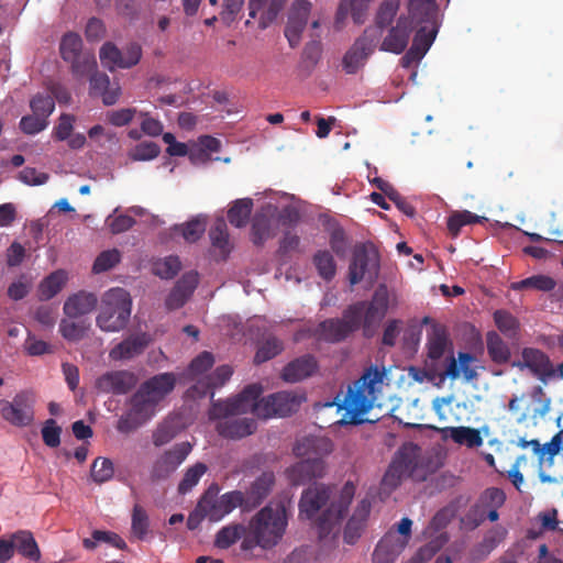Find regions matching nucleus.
Returning a JSON list of instances; mask_svg holds the SVG:
<instances>
[{
    "instance_id": "obj_47",
    "label": "nucleus",
    "mask_w": 563,
    "mask_h": 563,
    "mask_svg": "<svg viewBox=\"0 0 563 563\" xmlns=\"http://www.w3.org/2000/svg\"><path fill=\"white\" fill-rule=\"evenodd\" d=\"M208 467L205 463L197 462L192 466L188 467L178 484V493L185 495L189 493L206 474Z\"/></svg>"
},
{
    "instance_id": "obj_33",
    "label": "nucleus",
    "mask_w": 563,
    "mask_h": 563,
    "mask_svg": "<svg viewBox=\"0 0 563 563\" xmlns=\"http://www.w3.org/2000/svg\"><path fill=\"white\" fill-rule=\"evenodd\" d=\"M67 274L63 269H57L45 277L38 285V299L47 301L55 297L66 285Z\"/></svg>"
},
{
    "instance_id": "obj_36",
    "label": "nucleus",
    "mask_w": 563,
    "mask_h": 563,
    "mask_svg": "<svg viewBox=\"0 0 563 563\" xmlns=\"http://www.w3.org/2000/svg\"><path fill=\"white\" fill-rule=\"evenodd\" d=\"M11 538L14 544V551L16 550L29 560L38 561L41 559L40 548L30 531L20 530L13 533Z\"/></svg>"
},
{
    "instance_id": "obj_37",
    "label": "nucleus",
    "mask_w": 563,
    "mask_h": 563,
    "mask_svg": "<svg viewBox=\"0 0 563 563\" xmlns=\"http://www.w3.org/2000/svg\"><path fill=\"white\" fill-rule=\"evenodd\" d=\"M413 30H416V34L412 41V48H416V52L422 54L423 56L431 47L439 30V23L431 24H421V25H412Z\"/></svg>"
},
{
    "instance_id": "obj_3",
    "label": "nucleus",
    "mask_w": 563,
    "mask_h": 563,
    "mask_svg": "<svg viewBox=\"0 0 563 563\" xmlns=\"http://www.w3.org/2000/svg\"><path fill=\"white\" fill-rule=\"evenodd\" d=\"M263 388L260 384L247 385L236 397L224 401H213L211 418L241 415L252 411L256 417L267 419L273 416L287 417L296 412L306 400L303 394L278 391L260 399Z\"/></svg>"
},
{
    "instance_id": "obj_26",
    "label": "nucleus",
    "mask_w": 563,
    "mask_h": 563,
    "mask_svg": "<svg viewBox=\"0 0 563 563\" xmlns=\"http://www.w3.org/2000/svg\"><path fill=\"white\" fill-rule=\"evenodd\" d=\"M175 385L176 376L173 373H162L145 380L139 388L157 405L173 391Z\"/></svg>"
},
{
    "instance_id": "obj_27",
    "label": "nucleus",
    "mask_w": 563,
    "mask_h": 563,
    "mask_svg": "<svg viewBox=\"0 0 563 563\" xmlns=\"http://www.w3.org/2000/svg\"><path fill=\"white\" fill-rule=\"evenodd\" d=\"M98 303L97 296L88 291H78L69 296L64 302V314L70 319H78L91 312Z\"/></svg>"
},
{
    "instance_id": "obj_62",
    "label": "nucleus",
    "mask_w": 563,
    "mask_h": 563,
    "mask_svg": "<svg viewBox=\"0 0 563 563\" xmlns=\"http://www.w3.org/2000/svg\"><path fill=\"white\" fill-rule=\"evenodd\" d=\"M146 421L132 411L130 408L126 410L117 422V430L120 433L129 434L139 429Z\"/></svg>"
},
{
    "instance_id": "obj_10",
    "label": "nucleus",
    "mask_w": 563,
    "mask_h": 563,
    "mask_svg": "<svg viewBox=\"0 0 563 563\" xmlns=\"http://www.w3.org/2000/svg\"><path fill=\"white\" fill-rule=\"evenodd\" d=\"M380 38L378 27H366L363 34L355 40L350 49L344 54L342 67L346 74H356L374 52Z\"/></svg>"
},
{
    "instance_id": "obj_34",
    "label": "nucleus",
    "mask_w": 563,
    "mask_h": 563,
    "mask_svg": "<svg viewBox=\"0 0 563 563\" xmlns=\"http://www.w3.org/2000/svg\"><path fill=\"white\" fill-rule=\"evenodd\" d=\"M443 438H451L457 444L468 448L482 445L483 439L478 430L468 427H446L441 429Z\"/></svg>"
},
{
    "instance_id": "obj_9",
    "label": "nucleus",
    "mask_w": 563,
    "mask_h": 563,
    "mask_svg": "<svg viewBox=\"0 0 563 563\" xmlns=\"http://www.w3.org/2000/svg\"><path fill=\"white\" fill-rule=\"evenodd\" d=\"M35 394L31 390L18 393L12 400L0 399V415L13 427L24 428L33 423L35 417Z\"/></svg>"
},
{
    "instance_id": "obj_63",
    "label": "nucleus",
    "mask_w": 563,
    "mask_h": 563,
    "mask_svg": "<svg viewBox=\"0 0 563 563\" xmlns=\"http://www.w3.org/2000/svg\"><path fill=\"white\" fill-rule=\"evenodd\" d=\"M48 125V120H44L32 112V114H27L21 118L19 126L21 131L29 135H34L43 130H45Z\"/></svg>"
},
{
    "instance_id": "obj_28",
    "label": "nucleus",
    "mask_w": 563,
    "mask_h": 563,
    "mask_svg": "<svg viewBox=\"0 0 563 563\" xmlns=\"http://www.w3.org/2000/svg\"><path fill=\"white\" fill-rule=\"evenodd\" d=\"M318 369L314 356L307 354L289 362L283 369L282 377L287 383H297L310 377Z\"/></svg>"
},
{
    "instance_id": "obj_7",
    "label": "nucleus",
    "mask_w": 563,
    "mask_h": 563,
    "mask_svg": "<svg viewBox=\"0 0 563 563\" xmlns=\"http://www.w3.org/2000/svg\"><path fill=\"white\" fill-rule=\"evenodd\" d=\"M131 308L132 300L129 291L120 287L111 288L101 299L96 323L101 331L119 332L126 327Z\"/></svg>"
},
{
    "instance_id": "obj_48",
    "label": "nucleus",
    "mask_w": 563,
    "mask_h": 563,
    "mask_svg": "<svg viewBox=\"0 0 563 563\" xmlns=\"http://www.w3.org/2000/svg\"><path fill=\"white\" fill-rule=\"evenodd\" d=\"M555 286H556V282L554 278H552L548 275L539 274V275L530 276V277L522 279L518 283H515L512 285V288L517 289V290L532 288L536 290L549 292V291L553 290L555 288Z\"/></svg>"
},
{
    "instance_id": "obj_59",
    "label": "nucleus",
    "mask_w": 563,
    "mask_h": 563,
    "mask_svg": "<svg viewBox=\"0 0 563 563\" xmlns=\"http://www.w3.org/2000/svg\"><path fill=\"white\" fill-rule=\"evenodd\" d=\"M406 477H408V475L401 470V466H398V462H394L391 460L387 471L383 476L382 487L384 490L393 492L401 484L402 479Z\"/></svg>"
},
{
    "instance_id": "obj_18",
    "label": "nucleus",
    "mask_w": 563,
    "mask_h": 563,
    "mask_svg": "<svg viewBox=\"0 0 563 563\" xmlns=\"http://www.w3.org/2000/svg\"><path fill=\"white\" fill-rule=\"evenodd\" d=\"M407 545L406 538H400L395 531H388L373 552V563H395Z\"/></svg>"
},
{
    "instance_id": "obj_45",
    "label": "nucleus",
    "mask_w": 563,
    "mask_h": 563,
    "mask_svg": "<svg viewBox=\"0 0 563 563\" xmlns=\"http://www.w3.org/2000/svg\"><path fill=\"white\" fill-rule=\"evenodd\" d=\"M312 261H313V264L317 268L319 276L322 279L330 282L334 278L335 273H336V263H335L334 257L330 251H328V250L318 251L313 255Z\"/></svg>"
},
{
    "instance_id": "obj_40",
    "label": "nucleus",
    "mask_w": 563,
    "mask_h": 563,
    "mask_svg": "<svg viewBox=\"0 0 563 563\" xmlns=\"http://www.w3.org/2000/svg\"><path fill=\"white\" fill-rule=\"evenodd\" d=\"M246 534L247 526L245 527L242 523H231L218 531L214 544L219 549H228Z\"/></svg>"
},
{
    "instance_id": "obj_5",
    "label": "nucleus",
    "mask_w": 563,
    "mask_h": 563,
    "mask_svg": "<svg viewBox=\"0 0 563 563\" xmlns=\"http://www.w3.org/2000/svg\"><path fill=\"white\" fill-rule=\"evenodd\" d=\"M288 526V515L283 504H268L258 510L249 521L247 534L242 541V550L250 551L258 547L272 550L283 540Z\"/></svg>"
},
{
    "instance_id": "obj_60",
    "label": "nucleus",
    "mask_w": 563,
    "mask_h": 563,
    "mask_svg": "<svg viewBox=\"0 0 563 563\" xmlns=\"http://www.w3.org/2000/svg\"><path fill=\"white\" fill-rule=\"evenodd\" d=\"M148 516L145 511V509L140 506L135 505L133 507L132 512V532L133 534L140 539L143 540L148 531Z\"/></svg>"
},
{
    "instance_id": "obj_58",
    "label": "nucleus",
    "mask_w": 563,
    "mask_h": 563,
    "mask_svg": "<svg viewBox=\"0 0 563 563\" xmlns=\"http://www.w3.org/2000/svg\"><path fill=\"white\" fill-rule=\"evenodd\" d=\"M494 321L499 331H501L506 336H516L519 323L511 313L506 310H496L494 312Z\"/></svg>"
},
{
    "instance_id": "obj_4",
    "label": "nucleus",
    "mask_w": 563,
    "mask_h": 563,
    "mask_svg": "<svg viewBox=\"0 0 563 563\" xmlns=\"http://www.w3.org/2000/svg\"><path fill=\"white\" fill-rule=\"evenodd\" d=\"M384 373L377 367L367 368L364 374L353 383L349 384L345 391H340L332 402L325 406H336L338 410H343L340 424H361L365 421L363 418L374 406L376 399V386L382 384Z\"/></svg>"
},
{
    "instance_id": "obj_20",
    "label": "nucleus",
    "mask_w": 563,
    "mask_h": 563,
    "mask_svg": "<svg viewBox=\"0 0 563 563\" xmlns=\"http://www.w3.org/2000/svg\"><path fill=\"white\" fill-rule=\"evenodd\" d=\"M233 369L229 365H221L213 373L205 376L188 389V394L192 397L202 398L210 394L211 398L213 389L223 386L232 376Z\"/></svg>"
},
{
    "instance_id": "obj_13",
    "label": "nucleus",
    "mask_w": 563,
    "mask_h": 563,
    "mask_svg": "<svg viewBox=\"0 0 563 563\" xmlns=\"http://www.w3.org/2000/svg\"><path fill=\"white\" fill-rule=\"evenodd\" d=\"M99 57L102 66L111 71L115 68H131L139 64L142 47L137 43H131L122 52L113 43L106 42L100 48Z\"/></svg>"
},
{
    "instance_id": "obj_35",
    "label": "nucleus",
    "mask_w": 563,
    "mask_h": 563,
    "mask_svg": "<svg viewBox=\"0 0 563 563\" xmlns=\"http://www.w3.org/2000/svg\"><path fill=\"white\" fill-rule=\"evenodd\" d=\"M450 345L444 327L434 324L431 333L428 335V357L437 362L441 360Z\"/></svg>"
},
{
    "instance_id": "obj_44",
    "label": "nucleus",
    "mask_w": 563,
    "mask_h": 563,
    "mask_svg": "<svg viewBox=\"0 0 563 563\" xmlns=\"http://www.w3.org/2000/svg\"><path fill=\"white\" fill-rule=\"evenodd\" d=\"M283 350V342L274 335H268L258 343L257 351L254 356V363L262 364L267 362L280 354Z\"/></svg>"
},
{
    "instance_id": "obj_42",
    "label": "nucleus",
    "mask_w": 563,
    "mask_h": 563,
    "mask_svg": "<svg viewBox=\"0 0 563 563\" xmlns=\"http://www.w3.org/2000/svg\"><path fill=\"white\" fill-rule=\"evenodd\" d=\"M252 209L253 200L251 198L235 200L228 211L229 222L236 228L245 227L251 216Z\"/></svg>"
},
{
    "instance_id": "obj_15",
    "label": "nucleus",
    "mask_w": 563,
    "mask_h": 563,
    "mask_svg": "<svg viewBox=\"0 0 563 563\" xmlns=\"http://www.w3.org/2000/svg\"><path fill=\"white\" fill-rule=\"evenodd\" d=\"M311 9L312 4L308 0H295L292 3L284 32L290 47L299 45Z\"/></svg>"
},
{
    "instance_id": "obj_23",
    "label": "nucleus",
    "mask_w": 563,
    "mask_h": 563,
    "mask_svg": "<svg viewBox=\"0 0 563 563\" xmlns=\"http://www.w3.org/2000/svg\"><path fill=\"white\" fill-rule=\"evenodd\" d=\"M369 512L371 503L367 499H362L355 507L352 516L349 518L344 527L343 540L346 544H355L361 538Z\"/></svg>"
},
{
    "instance_id": "obj_6",
    "label": "nucleus",
    "mask_w": 563,
    "mask_h": 563,
    "mask_svg": "<svg viewBox=\"0 0 563 563\" xmlns=\"http://www.w3.org/2000/svg\"><path fill=\"white\" fill-rule=\"evenodd\" d=\"M333 450V443L324 437H305L297 441L294 453L302 460L288 470V476L295 485H302L324 474L323 457Z\"/></svg>"
},
{
    "instance_id": "obj_53",
    "label": "nucleus",
    "mask_w": 563,
    "mask_h": 563,
    "mask_svg": "<svg viewBox=\"0 0 563 563\" xmlns=\"http://www.w3.org/2000/svg\"><path fill=\"white\" fill-rule=\"evenodd\" d=\"M213 364L214 357L212 353L203 351L190 362L186 375L190 379H196L209 371Z\"/></svg>"
},
{
    "instance_id": "obj_64",
    "label": "nucleus",
    "mask_w": 563,
    "mask_h": 563,
    "mask_svg": "<svg viewBox=\"0 0 563 563\" xmlns=\"http://www.w3.org/2000/svg\"><path fill=\"white\" fill-rule=\"evenodd\" d=\"M161 147L155 142H141L131 152L133 161H151L158 156Z\"/></svg>"
},
{
    "instance_id": "obj_2",
    "label": "nucleus",
    "mask_w": 563,
    "mask_h": 563,
    "mask_svg": "<svg viewBox=\"0 0 563 563\" xmlns=\"http://www.w3.org/2000/svg\"><path fill=\"white\" fill-rule=\"evenodd\" d=\"M354 494L355 486L352 482H346L340 496L332 500V489L324 484H316L302 492L299 500L300 516L311 520L324 506H328L313 521L320 542L328 538L335 539L339 536L341 522L349 510Z\"/></svg>"
},
{
    "instance_id": "obj_22",
    "label": "nucleus",
    "mask_w": 563,
    "mask_h": 563,
    "mask_svg": "<svg viewBox=\"0 0 563 563\" xmlns=\"http://www.w3.org/2000/svg\"><path fill=\"white\" fill-rule=\"evenodd\" d=\"M275 483V475L273 472H263L243 493L244 511H251L260 506L271 493Z\"/></svg>"
},
{
    "instance_id": "obj_14",
    "label": "nucleus",
    "mask_w": 563,
    "mask_h": 563,
    "mask_svg": "<svg viewBox=\"0 0 563 563\" xmlns=\"http://www.w3.org/2000/svg\"><path fill=\"white\" fill-rule=\"evenodd\" d=\"M137 384V376L130 371H110L99 376L96 388L103 394L125 395Z\"/></svg>"
},
{
    "instance_id": "obj_29",
    "label": "nucleus",
    "mask_w": 563,
    "mask_h": 563,
    "mask_svg": "<svg viewBox=\"0 0 563 563\" xmlns=\"http://www.w3.org/2000/svg\"><path fill=\"white\" fill-rule=\"evenodd\" d=\"M421 448L413 442L404 443L395 453L393 461L408 475L416 477V472L421 462Z\"/></svg>"
},
{
    "instance_id": "obj_51",
    "label": "nucleus",
    "mask_w": 563,
    "mask_h": 563,
    "mask_svg": "<svg viewBox=\"0 0 563 563\" xmlns=\"http://www.w3.org/2000/svg\"><path fill=\"white\" fill-rule=\"evenodd\" d=\"M211 243L219 249L222 254L230 252L228 227L223 219H218L209 231Z\"/></svg>"
},
{
    "instance_id": "obj_50",
    "label": "nucleus",
    "mask_w": 563,
    "mask_h": 563,
    "mask_svg": "<svg viewBox=\"0 0 563 563\" xmlns=\"http://www.w3.org/2000/svg\"><path fill=\"white\" fill-rule=\"evenodd\" d=\"M483 218L471 211H456L448 219V231L452 238L460 234L461 228L467 224L478 223Z\"/></svg>"
},
{
    "instance_id": "obj_55",
    "label": "nucleus",
    "mask_w": 563,
    "mask_h": 563,
    "mask_svg": "<svg viewBox=\"0 0 563 563\" xmlns=\"http://www.w3.org/2000/svg\"><path fill=\"white\" fill-rule=\"evenodd\" d=\"M30 108L34 114L48 120L55 109V101L51 95L38 92L30 100Z\"/></svg>"
},
{
    "instance_id": "obj_24",
    "label": "nucleus",
    "mask_w": 563,
    "mask_h": 563,
    "mask_svg": "<svg viewBox=\"0 0 563 563\" xmlns=\"http://www.w3.org/2000/svg\"><path fill=\"white\" fill-rule=\"evenodd\" d=\"M413 26L409 24L408 19L400 16L396 26L391 27L388 35L384 38L380 49L394 54H400L408 45V41Z\"/></svg>"
},
{
    "instance_id": "obj_11",
    "label": "nucleus",
    "mask_w": 563,
    "mask_h": 563,
    "mask_svg": "<svg viewBox=\"0 0 563 563\" xmlns=\"http://www.w3.org/2000/svg\"><path fill=\"white\" fill-rule=\"evenodd\" d=\"M191 450V444L185 441L176 443L169 450L164 451L152 465L151 479L153 482L167 479L183 464Z\"/></svg>"
},
{
    "instance_id": "obj_19",
    "label": "nucleus",
    "mask_w": 563,
    "mask_h": 563,
    "mask_svg": "<svg viewBox=\"0 0 563 563\" xmlns=\"http://www.w3.org/2000/svg\"><path fill=\"white\" fill-rule=\"evenodd\" d=\"M151 339L146 333L131 334L113 346L109 352L112 361H129L141 355L148 346Z\"/></svg>"
},
{
    "instance_id": "obj_30",
    "label": "nucleus",
    "mask_w": 563,
    "mask_h": 563,
    "mask_svg": "<svg viewBox=\"0 0 563 563\" xmlns=\"http://www.w3.org/2000/svg\"><path fill=\"white\" fill-rule=\"evenodd\" d=\"M376 265L375 256H372L364 245L356 246L349 266V280L351 285L358 284L371 266Z\"/></svg>"
},
{
    "instance_id": "obj_46",
    "label": "nucleus",
    "mask_w": 563,
    "mask_h": 563,
    "mask_svg": "<svg viewBox=\"0 0 563 563\" xmlns=\"http://www.w3.org/2000/svg\"><path fill=\"white\" fill-rule=\"evenodd\" d=\"M130 409L147 421L155 411L157 406L154 401L145 395L140 388L130 398Z\"/></svg>"
},
{
    "instance_id": "obj_12",
    "label": "nucleus",
    "mask_w": 563,
    "mask_h": 563,
    "mask_svg": "<svg viewBox=\"0 0 563 563\" xmlns=\"http://www.w3.org/2000/svg\"><path fill=\"white\" fill-rule=\"evenodd\" d=\"M242 497L243 492L241 490L228 492L220 497L207 493L200 499V509L207 512V518L210 521L217 522L238 507L244 511V499Z\"/></svg>"
},
{
    "instance_id": "obj_25",
    "label": "nucleus",
    "mask_w": 563,
    "mask_h": 563,
    "mask_svg": "<svg viewBox=\"0 0 563 563\" xmlns=\"http://www.w3.org/2000/svg\"><path fill=\"white\" fill-rule=\"evenodd\" d=\"M437 0H409L408 22L410 25L439 23Z\"/></svg>"
},
{
    "instance_id": "obj_39",
    "label": "nucleus",
    "mask_w": 563,
    "mask_h": 563,
    "mask_svg": "<svg viewBox=\"0 0 563 563\" xmlns=\"http://www.w3.org/2000/svg\"><path fill=\"white\" fill-rule=\"evenodd\" d=\"M90 328V323L86 320H74L68 317L59 322L60 335L69 342H78L82 340Z\"/></svg>"
},
{
    "instance_id": "obj_32",
    "label": "nucleus",
    "mask_w": 563,
    "mask_h": 563,
    "mask_svg": "<svg viewBox=\"0 0 563 563\" xmlns=\"http://www.w3.org/2000/svg\"><path fill=\"white\" fill-rule=\"evenodd\" d=\"M274 235L275 231L273 228L272 218L263 211L256 212L252 220V242L257 246H262L267 240L272 239Z\"/></svg>"
},
{
    "instance_id": "obj_49",
    "label": "nucleus",
    "mask_w": 563,
    "mask_h": 563,
    "mask_svg": "<svg viewBox=\"0 0 563 563\" xmlns=\"http://www.w3.org/2000/svg\"><path fill=\"white\" fill-rule=\"evenodd\" d=\"M400 0H384L377 11L375 22L376 24L372 27H378L380 36L386 26H388L397 14L399 9Z\"/></svg>"
},
{
    "instance_id": "obj_57",
    "label": "nucleus",
    "mask_w": 563,
    "mask_h": 563,
    "mask_svg": "<svg viewBox=\"0 0 563 563\" xmlns=\"http://www.w3.org/2000/svg\"><path fill=\"white\" fill-rule=\"evenodd\" d=\"M181 268V263L178 256H167L154 263V273L161 278H174Z\"/></svg>"
},
{
    "instance_id": "obj_38",
    "label": "nucleus",
    "mask_w": 563,
    "mask_h": 563,
    "mask_svg": "<svg viewBox=\"0 0 563 563\" xmlns=\"http://www.w3.org/2000/svg\"><path fill=\"white\" fill-rule=\"evenodd\" d=\"M373 184L386 196L391 200L396 207L406 216L412 218L416 214L415 207L405 198L402 197L395 188L394 186L382 179V178H375L373 180Z\"/></svg>"
},
{
    "instance_id": "obj_41",
    "label": "nucleus",
    "mask_w": 563,
    "mask_h": 563,
    "mask_svg": "<svg viewBox=\"0 0 563 563\" xmlns=\"http://www.w3.org/2000/svg\"><path fill=\"white\" fill-rule=\"evenodd\" d=\"M448 541L449 537L445 533H440L437 538L420 547L406 563H427L445 545Z\"/></svg>"
},
{
    "instance_id": "obj_16",
    "label": "nucleus",
    "mask_w": 563,
    "mask_h": 563,
    "mask_svg": "<svg viewBox=\"0 0 563 563\" xmlns=\"http://www.w3.org/2000/svg\"><path fill=\"white\" fill-rule=\"evenodd\" d=\"M521 357L522 361L515 363V366L529 368L542 382L555 377L556 371L550 357L543 351L533 347H525Z\"/></svg>"
},
{
    "instance_id": "obj_21",
    "label": "nucleus",
    "mask_w": 563,
    "mask_h": 563,
    "mask_svg": "<svg viewBox=\"0 0 563 563\" xmlns=\"http://www.w3.org/2000/svg\"><path fill=\"white\" fill-rule=\"evenodd\" d=\"M211 409L209 417L211 418ZM231 415L220 417L219 419L227 418L217 424L218 433L227 439H242L251 435L256 430V421L252 418H229Z\"/></svg>"
},
{
    "instance_id": "obj_8",
    "label": "nucleus",
    "mask_w": 563,
    "mask_h": 563,
    "mask_svg": "<svg viewBox=\"0 0 563 563\" xmlns=\"http://www.w3.org/2000/svg\"><path fill=\"white\" fill-rule=\"evenodd\" d=\"M59 52L62 58L70 64L71 74L78 79L85 78L97 67L95 55L82 52V40L75 32L64 34Z\"/></svg>"
},
{
    "instance_id": "obj_43",
    "label": "nucleus",
    "mask_w": 563,
    "mask_h": 563,
    "mask_svg": "<svg viewBox=\"0 0 563 563\" xmlns=\"http://www.w3.org/2000/svg\"><path fill=\"white\" fill-rule=\"evenodd\" d=\"M487 352L492 361L498 364L507 363L510 358L508 345L503 341L500 335L490 331L486 335Z\"/></svg>"
},
{
    "instance_id": "obj_56",
    "label": "nucleus",
    "mask_w": 563,
    "mask_h": 563,
    "mask_svg": "<svg viewBox=\"0 0 563 563\" xmlns=\"http://www.w3.org/2000/svg\"><path fill=\"white\" fill-rule=\"evenodd\" d=\"M175 231L179 232L187 242L194 243L205 233L206 222L196 218L184 224L176 225Z\"/></svg>"
},
{
    "instance_id": "obj_17",
    "label": "nucleus",
    "mask_w": 563,
    "mask_h": 563,
    "mask_svg": "<svg viewBox=\"0 0 563 563\" xmlns=\"http://www.w3.org/2000/svg\"><path fill=\"white\" fill-rule=\"evenodd\" d=\"M475 361V357L467 352H459L457 358L454 357L453 352L451 351L445 358V368L440 374L442 379L450 378L452 380L457 379L461 375L463 376L465 382H472L477 379L478 373L472 363Z\"/></svg>"
},
{
    "instance_id": "obj_1",
    "label": "nucleus",
    "mask_w": 563,
    "mask_h": 563,
    "mask_svg": "<svg viewBox=\"0 0 563 563\" xmlns=\"http://www.w3.org/2000/svg\"><path fill=\"white\" fill-rule=\"evenodd\" d=\"M388 306V289L386 285H379L371 300H360L347 306L342 312V318L322 321L318 327L319 335L327 342L339 343L362 330L365 338H372L385 318Z\"/></svg>"
},
{
    "instance_id": "obj_61",
    "label": "nucleus",
    "mask_w": 563,
    "mask_h": 563,
    "mask_svg": "<svg viewBox=\"0 0 563 563\" xmlns=\"http://www.w3.org/2000/svg\"><path fill=\"white\" fill-rule=\"evenodd\" d=\"M121 258V254L117 249L101 252L92 266L95 273H102L114 267Z\"/></svg>"
},
{
    "instance_id": "obj_31",
    "label": "nucleus",
    "mask_w": 563,
    "mask_h": 563,
    "mask_svg": "<svg viewBox=\"0 0 563 563\" xmlns=\"http://www.w3.org/2000/svg\"><path fill=\"white\" fill-rule=\"evenodd\" d=\"M506 501V494L498 487H488L481 493L476 503L470 508L467 515L478 514L488 509L501 508Z\"/></svg>"
},
{
    "instance_id": "obj_52",
    "label": "nucleus",
    "mask_w": 563,
    "mask_h": 563,
    "mask_svg": "<svg viewBox=\"0 0 563 563\" xmlns=\"http://www.w3.org/2000/svg\"><path fill=\"white\" fill-rule=\"evenodd\" d=\"M98 542L109 543L117 549H123L125 547L124 540L119 534L101 530H95L91 533V539H85L84 547L88 550H93Z\"/></svg>"
},
{
    "instance_id": "obj_54",
    "label": "nucleus",
    "mask_w": 563,
    "mask_h": 563,
    "mask_svg": "<svg viewBox=\"0 0 563 563\" xmlns=\"http://www.w3.org/2000/svg\"><path fill=\"white\" fill-rule=\"evenodd\" d=\"M114 474L113 463L107 457H97L91 465V478L97 484H102L112 478Z\"/></svg>"
}]
</instances>
